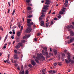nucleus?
Returning a JSON list of instances; mask_svg holds the SVG:
<instances>
[{
    "mask_svg": "<svg viewBox=\"0 0 74 74\" xmlns=\"http://www.w3.org/2000/svg\"><path fill=\"white\" fill-rule=\"evenodd\" d=\"M37 58L38 60H40V61H41L42 59L43 60H45V58L43 56V55L42 53H38L37 54ZM41 58H42V59Z\"/></svg>",
    "mask_w": 74,
    "mask_h": 74,
    "instance_id": "nucleus-1",
    "label": "nucleus"
},
{
    "mask_svg": "<svg viewBox=\"0 0 74 74\" xmlns=\"http://www.w3.org/2000/svg\"><path fill=\"white\" fill-rule=\"evenodd\" d=\"M67 54L68 55V60H69L70 62H71V63H73L74 62L73 60H71V57H70V54L69 53H68Z\"/></svg>",
    "mask_w": 74,
    "mask_h": 74,
    "instance_id": "nucleus-2",
    "label": "nucleus"
},
{
    "mask_svg": "<svg viewBox=\"0 0 74 74\" xmlns=\"http://www.w3.org/2000/svg\"><path fill=\"white\" fill-rule=\"evenodd\" d=\"M23 29V26L22 25L21 26V30H20V32H17V35L18 36V37H20V35L21 34V31H22Z\"/></svg>",
    "mask_w": 74,
    "mask_h": 74,
    "instance_id": "nucleus-3",
    "label": "nucleus"
},
{
    "mask_svg": "<svg viewBox=\"0 0 74 74\" xmlns=\"http://www.w3.org/2000/svg\"><path fill=\"white\" fill-rule=\"evenodd\" d=\"M32 29L31 27H28L26 30L25 32L27 33H30L32 31Z\"/></svg>",
    "mask_w": 74,
    "mask_h": 74,
    "instance_id": "nucleus-4",
    "label": "nucleus"
},
{
    "mask_svg": "<svg viewBox=\"0 0 74 74\" xmlns=\"http://www.w3.org/2000/svg\"><path fill=\"white\" fill-rule=\"evenodd\" d=\"M45 14H42L40 16V17H39V20L40 21H42L43 18L45 17Z\"/></svg>",
    "mask_w": 74,
    "mask_h": 74,
    "instance_id": "nucleus-5",
    "label": "nucleus"
},
{
    "mask_svg": "<svg viewBox=\"0 0 74 74\" xmlns=\"http://www.w3.org/2000/svg\"><path fill=\"white\" fill-rule=\"evenodd\" d=\"M74 40V37H73L70 40H69L68 42V44H69L71 42H73Z\"/></svg>",
    "mask_w": 74,
    "mask_h": 74,
    "instance_id": "nucleus-6",
    "label": "nucleus"
},
{
    "mask_svg": "<svg viewBox=\"0 0 74 74\" xmlns=\"http://www.w3.org/2000/svg\"><path fill=\"white\" fill-rule=\"evenodd\" d=\"M37 57H36L35 56H33V58L35 59V61H36V62L37 63H39V62L38 61V60H37Z\"/></svg>",
    "mask_w": 74,
    "mask_h": 74,
    "instance_id": "nucleus-7",
    "label": "nucleus"
},
{
    "mask_svg": "<svg viewBox=\"0 0 74 74\" xmlns=\"http://www.w3.org/2000/svg\"><path fill=\"white\" fill-rule=\"evenodd\" d=\"M46 1L47 2H46L45 3V4L46 5H49L50 4V3L51 2L49 0H46Z\"/></svg>",
    "mask_w": 74,
    "mask_h": 74,
    "instance_id": "nucleus-8",
    "label": "nucleus"
},
{
    "mask_svg": "<svg viewBox=\"0 0 74 74\" xmlns=\"http://www.w3.org/2000/svg\"><path fill=\"white\" fill-rule=\"evenodd\" d=\"M31 64L33 66H35L36 65V63L34 60H32L31 61Z\"/></svg>",
    "mask_w": 74,
    "mask_h": 74,
    "instance_id": "nucleus-9",
    "label": "nucleus"
},
{
    "mask_svg": "<svg viewBox=\"0 0 74 74\" xmlns=\"http://www.w3.org/2000/svg\"><path fill=\"white\" fill-rule=\"evenodd\" d=\"M49 7V6L48 5H45L44 6V7L43 8V9L45 10L47 9V8Z\"/></svg>",
    "mask_w": 74,
    "mask_h": 74,
    "instance_id": "nucleus-10",
    "label": "nucleus"
},
{
    "mask_svg": "<svg viewBox=\"0 0 74 74\" xmlns=\"http://www.w3.org/2000/svg\"><path fill=\"white\" fill-rule=\"evenodd\" d=\"M70 36H74V32H73V31L71 32L70 33Z\"/></svg>",
    "mask_w": 74,
    "mask_h": 74,
    "instance_id": "nucleus-11",
    "label": "nucleus"
},
{
    "mask_svg": "<svg viewBox=\"0 0 74 74\" xmlns=\"http://www.w3.org/2000/svg\"><path fill=\"white\" fill-rule=\"evenodd\" d=\"M27 23L28 24H29L30 23V22L32 21V20L31 19H27Z\"/></svg>",
    "mask_w": 74,
    "mask_h": 74,
    "instance_id": "nucleus-12",
    "label": "nucleus"
},
{
    "mask_svg": "<svg viewBox=\"0 0 74 74\" xmlns=\"http://www.w3.org/2000/svg\"><path fill=\"white\" fill-rule=\"evenodd\" d=\"M41 24L40 25L41 26H42L44 25V21H41L40 22Z\"/></svg>",
    "mask_w": 74,
    "mask_h": 74,
    "instance_id": "nucleus-13",
    "label": "nucleus"
},
{
    "mask_svg": "<svg viewBox=\"0 0 74 74\" xmlns=\"http://www.w3.org/2000/svg\"><path fill=\"white\" fill-rule=\"evenodd\" d=\"M25 73V71H20L19 72V74H24Z\"/></svg>",
    "mask_w": 74,
    "mask_h": 74,
    "instance_id": "nucleus-14",
    "label": "nucleus"
},
{
    "mask_svg": "<svg viewBox=\"0 0 74 74\" xmlns=\"http://www.w3.org/2000/svg\"><path fill=\"white\" fill-rule=\"evenodd\" d=\"M14 58L15 59L17 60L19 58L16 56H15L14 57Z\"/></svg>",
    "mask_w": 74,
    "mask_h": 74,
    "instance_id": "nucleus-15",
    "label": "nucleus"
},
{
    "mask_svg": "<svg viewBox=\"0 0 74 74\" xmlns=\"http://www.w3.org/2000/svg\"><path fill=\"white\" fill-rule=\"evenodd\" d=\"M49 74H53V71L51 70L50 71H49Z\"/></svg>",
    "mask_w": 74,
    "mask_h": 74,
    "instance_id": "nucleus-16",
    "label": "nucleus"
},
{
    "mask_svg": "<svg viewBox=\"0 0 74 74\" xmlns=\"http://www.w3.org/2000/svg\"><path fill=\"white\" fill-rule=\"evenodd\" d=\"M46 25L47 27H48L49 26V23H47L46 24Z\"/></svg>",
    "mask_w": 74,
    "mask_h": 74,
    "instance_id": "nucleus-17",
    "label": "nucleus"
},
{
    "mask_svg": "<svg viewBox=\"0 0 74 74\" xmlns=\"http://www.w3.org/2000/svg\"><path fill=\"white\" fill-rule=\"evenodd\" d=\"M65 9H66V8H62V12H64V11H65V10H64Z\"/></svg>",
    "mask_w": 74,
    "mask_h": 74,
    "instance_id": "nucleus-18",
    "label": "nucleus"
},
{
    "mask_svg": "<svg viewBox=\"0 0 74 74\" xmlns=\"http://www.w3.org/2000/svg\"><path fill=\"white\" fill-rule=\"evenodd\" d=\"M15 48L17 49H18L20 48V46L19 45H16L15 47Z\"/></svg>",
    "mask_w": 74,
    "mask_h": 74,
    "instance_id": "nucleus-19",
    "label": "nucleus"
},
{
    "mask_svg": "<svg viewBox=\"0 0 74 74\" xmlns=\"http://www.w3.org/2000/svg\"><path fill=\"white\" fill-rule=\"evenodd\" d=\"M8 36V34H7L6 36H5V38L4 40L5 41V40H6V39H7Z\"/></svg>",
    "mask_w": 74,
    "mask_h": 74,
    "instance_id": "nucleus-20",
    "label": "nucleus"
},
{
    "mask_svg": "<svg viewBox=\"0 0 74 74\" xmlns=\"http://www.w3.org/2000/svg\"><path fill=\"white\" fill-rule=\"evenodd\" d=\"M32 15H29V16H28V17H27V18H32Z\"/></svg>",
    "mask_w": 74,
    "mask_h": 74,
    "instance_id": "nucleus-21",
    "label": "nucleus"
},
{
    "mask_svg": "<svg viewBox=\"0 0 74 74\" xmlns=\"http://www.w3.org/2000/svg\"><path fill=\"white\" fill-rule=\"evenodd\" d=\"M57 50H55L54 51V54L55 55H56L57 54Z\"/></svg>",
    "mask_w": 74,
    "mask_h": 74,
    "instance_id": "nucleus-22",
    "label": "nucleus"
},
{
    "mask_svg": "<svg viewBox=\"0 0 74 74\" xmlns=\"http://www.w3.org/2000/svg\"><path fill=\"white\" fill-rule=\"evenodd\" d=\"M59 14L61 15H62V14H64V12H62V11H61L60 12Z\"/></svg>",
    "mask_w": 74,
    "mask_h": 74,
    "instance_id": "nucleus-23",
    "label": "nucleus"
},
{
    "mask_svg": "<svg viewBox=\"0 0 74 74\" xmlns=\"http://www.w3.org/2000/svg\"><path fill=\"white\" fill-rule=\"evenodd\" d=\"M65 62L67 64H68L69 63V61L68 60H67V59H65Z\"/></svg>",
    "mask_w": 74,
    "mask_h": 74,
    "instance_id": "nucleus-24",
    "label": "nucleus"
},
{
    "mask_svg": "<svg viewBox=\"0 0 74 74\" xmlns=\"http://www.w3.org/2000/svg\"><path fill=\"white\" fill-rule=\"evenodd\" d=\"M26 1V2L28 3H29V2H30L32 0H25Z\"/></svg>",
    "mask_w": 74,
    "mask_h": 74,
    "instance_id": "nucleus-25",
    "label": "nucleus"
},
{
    "mask_svg": "<svg viewBox=\"0 0 74 74\" xmlns=\"http://www.w3.org/2000/svg\"><path fill=\"white\" fill-rule=\"evenodd\" d=\"M46 70L45 69H43L42 71V73L43 74H45V73H44V72H45Z\"/></svg>",
    "mask_w": 74,
    "mask_h": 74,
    "instance_id": "nucleus-26",
    "label": "nucleus"
},
{
    "mask_svg": "<svg viewBox=\"0 0 74 74\" xmlns=\"http://www.w3.org/2000/svg\"><path fill=\"white\" fill-rule=\"evenodd\" d=\"M42 54L43 55H45V51H44L42 50Z\"/></svg>",
    "mask_w": 74,
    "mask_h": 74,
    "instance_id": "nucleus-27",
    "label": "nucleus"
},
{
    "mask_svg": "<svg viewBox=\"0 0 74 74\" xmlns=\"http://www.w3.org/2000/svg\"><path fill=\"white\" fill-rule=\"evenodd\" d=\"M29 71L28 70H26L25 72V74H28Z\"/></svg>",
    "mask_w": 74,
    "mask_h": 74,
    "instance_id": "nucleus-28",
    "label": "nucleus"
},
{
    "mask_svg": "<svg viewBox=\"0 0 74 74\" xmlns=\"http://www.w3.org/2000/svg\"><path fill=\"white\" fill-rule=\"evenodd\" d=\"M70 28L74 29V27L72 25H70Z\"/></svg>",
    "mask_w": 74,
    "mask_h": 74,
    "instance_id": "nucleus-29",
    "label": "nucleus"
},
{
    "mask_svg": "<svg viewBox=\"0 0 74 74\" xmlns=\"http://www.w3.org/2000/svg\"><path fill=\"white\" fill-rule=\"evenodd\" d=\"M42 12H46V9L43 10V9H42Z\"/></svg>",
    "mask_w": 74,
    "mask_h": 74,
    "instance_id": "nucleus-30",
    "label": "nucleus"
},
{
    "mask_svg": "<svg viewBox=\"0 0 74 74\" xmlns=\"http://www.w3.org/2000/svg\"><path fill=\"white\" fill-rule=\"evenodd\" d=\"M45 54H46V56L48 58L49 57V56L48 55V53L47 52H46L45 53Z\"/></svg>",
    "mask_w": 74,
    "mask_h": 74,
    "instance_id": "nucleus-31",
    "label": "nucleus"
},
{
    "mask_svg": "<svg viewBox=\"0 0 74 74\" xmlns=\"http://www.w3.org/2000/svg\"><path fill=\"white\" fill-rule=\"evenodd\" d=\"M26 36L28 38H29L30 36V34L26 35Z\"/></svg>",
    "mask_w": 74,
    "mask_h": 74,
    "instance_id": "nucleus-32",
    "label": "nucleus"
},
{
    "mask_svg": "<svg viewBox=\"0 0 74 74\" xmlns=\"http://www.w3.org/2000/svg\"><path fill=\"white\" fill-rule=\"evenodd\" d=\"M31 9V8L30 7H28L27 8V10H30Z\"/></svg>",
    "mask_w": 74,
    "mask_h": 74,
    "instance_id": "nucleus-33",
    "label": "nucleus"
},
{
    "mask_svg": "<svg viewBox=\"0 0 74 74\" xmlns=\"http://www.w3.org/2000/svg\"><path fill=\"white\" fill-rule=\"evenodd\" d=\"M21 42H22V43H24L25 42V40H21Z\"/></svg>",
    "mask_w": 74,
    "mask_h": 74,
    "instance_id": "nucleus-34",
    "label": "nucleus"
},
{
    "mask_svg": "<svg viewBox=\"0 0 74 74\" xmlns=\"http://www.w3.org/2000/svg\"><path fill=\"white\" fill-rule=\"evenodd\" d=\"M18 45H19L20 46H22L23 44H22V43L21 42V43H18Z\"/></svg>",
    "mask_w": 74,
    "mask_h": 74,
    "instance_id": "nucleus-35",
    "label": "nucleus"
},
{
    "mask_svg": "<svg viewBox=\"0 0 74 74\" xmlns=\"http://www.w3.org/2000/svg\"><path fill=\"white\" fill-rule=\"evenodd\" d=\"M15 12V10L14 9L13 10V12H12V15H14V14Z\"/></svg>",
    "mask_w": 74,
    "mask_h": 74,
    "instance_id": "nucleus-36",
    "label": "nucleus"
},
{
    "mask_svg": "<svg viewBox=\"0 0 74 74\" xmlns=\"http://www.w3.org/2000/svg\"><path fill=\"white\" fill-rule=\"evenodd\" d=\"M12 34H15V30L14 29H13L12 30Z\"/></svg>",
    "mask_w": 74,
    "mask_h": 74,
    "instance_id": "nucleus-37",
    "label": "nucleus"
},
{
    "mask_svg": "<svg viewBox=\"0 0 74 74\" xmlns=\"http://www.w3.org/2000/svg\"><path fill=\"white\" fill-rule=\"evenodd\" d=\"M1 30L2 31H3V29L2 28V27L1 26L0 27V30Z\"/></svg>",
    "mask_w": 74,
    "mask_h": 74,
    "instance_id": "nucleus-38",
    "label": "nucleus"
},
{
    "mask_svg": "<svg viewBox=\"0 0 74 74\" xmlns=\"http://www.w3.org/2000/svg\"><path fill=\"white\" fill-rule=\"evenodd\" d=\"M62 56L63 57H64L66 56V55L64 53H63L62 55Z\"/></svg>",
    "mask_w": 74,
    "mask_h": 74,
    "instance_id": "nucleus-39",
    "label": "nucleus"
},
{
    "mask_svg": "<svg viewBox=\"0 0 74 74\" xmlns=\"http://www.w3.org/2000/svg\"><path fill=\"white\" fill-rule=\"evenodd\" d=\"M67 29H70V26L68 25L66 27Z\"/></svg>",
    "mask_w": 74,
    "mask_h": 74,
    "instance_id": "nucleus-40",
    "label": "nucleus"
},
{
    "mask_svg": "<svg viewBox=\"0 0 74 74\" xmlns=\"http://www.w3.org/2000/svg\"><path fill=\"white\" fill-rule=\"evenodd\" d=\"M29 24H30V25H32L34 24V23L33 22H31V23H29Z\"/></svg>",
    "mask_w": 74,
    "mask_h": 74,
    "instance_id": "nucleus-41",
    "label": "nucleus"
},
{
    "mask_svg": "<svg viewBox=\"0 0 74 74\" xmlns=\"http://www.w3.org/2000/svg\"><path fill=\"white\" fill-rule=\"evenodd\" d=\"M43 49H45L46 51L47 50V47H43Z\"/></svg>",
    "mask_w": 74,
    "mask_h": 74,
    "instance_id": "nucleus-42",
    "label": "nucleus"
},
{
    "mask_svg": "<svg viewBox=\"0 0 74 74\" xmlns=\"http://www.w3.org/2000/svg\"><path fill=\"white\" fill-rule=\"evenodd\" d=\"M68 31H69V32H72V30L71 29H69L68 30Z\"/></svg>",
    "mask_w": 74,
    "mask_h": 74,
    "instance_id": "nucleus-43",
    "label": "nucleus"
},
{
    "mask_svg": "<svg viewBox=\"0 0 74 74\" xmlns=\"http://www.w3.org/2000/svg\"><path fill=\"white\" fill-rule=\"evenodd\" d=\"M6 62H7L8 63H10V62L9 61V60H6Z\"/></svg>",
    "mask_w": 74,
    "mask_h": 74,
    "instance_id": "nucleus-44",
    "label": "nucleus"
},
{
    "mask_svg": "<svg viewBox=\"0 0 74 74\" xmlns=\"http://www.w3.org/2000/svg\"><path fill=\"white\" fill-rule=\"evenodd\" d=\"M27 38V36H26V35L25 36H24V37H23V38L24 39H25L26 38Z\"/></svg>",
    "mask_w": 74,
    "mask_h": 74,
    "instance_id": "nucleus-45",
    "label": "nucleus"
},
{
    "mask_svg": "<svg viewBox=\"0 0 74 74\" xmlns=\"http://www.w3.org/2000/svg\"><path fill=\"white\" fill-rule=\"evenodd\" d=\"M28 4V6H32V4L29 3Z\"/></svg>",
    "mask_w": 74,
    "mask_h": 74,
    "instance_id": "nucleus-46",
    "label": "nucleus"
},
{
    "mask_svg": "<svg viewBox=\"0 0 74 74\" xmlns=\"http://www.w3.org/2000/svg\"><path fill=\"white\" fill-rule=\"evenodd\" d=\"M53 64H54V66H56L57 65V63H54Z\"/></svg>",
    "mask_w": 74,
    "mask_h": 74,
    "instance_id": "nucleus-47",
    "label": "nucleus"
},
{
    "mask_svg": "<svg viewBox=\"0 0 74 74\" xmlns=\"http://www.w3.org/2000/svg\"><path fill=\"white\" fill-rule=\"evenodd\" d=\"M29 66L30 68H31L32 67V66L31 64H29Z\"/></svg>",
    "mask_w": 74,
    "mask_h": 74,
    "instance_id": "nucleus-48",
    "label": "nucleus"
},
{
    "mask_svg": "<svg viewBox=\"0 0 74 74\" xmlns=\"http://www.w3.org/2000/svg\"><path fill=\"white\" fill-rule=\"evenodd\" d=\"M53 23V21H52L51 22V25H52Z\"/></svg>",
    "mask_w": 74,
    "mask_h": 74,
    "instance_id": "nucleus-49",
    "label": "nucleus"
},
{
    "mask_svg": "<svg viewBox=\"0 0 74 74\" xmlns=\"http://www.w3.org/2000/svg\"><path fill=\"white\" fill-rule=\"evenodd\" d=\"M40 33H38L37 34V36H39L40 35Z\"/></svg>",
    "mask_w": 74,
    "mask_h": 74,
    "instance_id": "nucleus-50",
    "label": "nucleus"
},
{
    "mask_svg": "<svg viewBox=\"0 0 74 74\" xmlns=\"http://www.w3.org/2000/svg\"><path fill=\"white\" fill-rule=\"evenodd\" d=\"M6 48V47L5 46H4L3 47L2 49H5Z\"/></svg>",
    "mask_w": 74,
    "mask_h": 74,
    "instance_id": "nucleus-51",
    "label": "nucleus"
},
{
    "mask_svg": "<svg viewBox=\"0 0 74 74\" xmlns=\"http://www.w3.org/2000/svg\"><path fill=\"white\" fill-rule=\"evenodd\" d=\"M31 25H30V24L29 23V24H28L27 25V26L28 27H31Z\"/></svg>",
    "mask_w": 74,
    "mask_h": 74,
    "instance_id": "nucleus-52",
    "label": "nucleus"
},
{
    "mask_svg": "<svg viewBox=\"0 0 74 74\" xmlns=\"http://www.w3.org/2000/svg\"><path fill=\"white\" fill-rule=\"evenodd\" d=\"M65 2L66 3H68V0H66L65 1Z\"/></svg>",
    "mask_w": 74,
    "mask_h": 74,
    "instance_id": "nucleus-53",
    "label": "nucleus"
},
{
    "mask_svg": "<svg viewBox=\"0 0 74 74\" xmlns=\"http://www.w3.org/2000/svg\"><path fill=\"white\" fill-rule=\"evenodd\" d=\"M51 12V10H50L48 14H50Z\"/></svg>",
    "mask_w": 74,
    "mask_h": 74,
    "instance_id": "nucleus-54",
    "label": "nucleus"
},
{
    "mask_svg": "<svg viewBox=\"0 0 74 74\" xmlns=\"http://www.w3.org/2000/svg\"><path fill=\"white\" fill-rule=\"evenodd\" d=\"M21 25L20 24H19L18 25V27L19 28H20V27H21Z\"/></svg>",
    "mask_w": 74,
    "mask_h": 74,
    "instance_id": "nucleus-55",
    "label": "nucleus"
},
{
    "mask_svg": "<svg viewBox=\"0 0 74 74\" xmlns=\"http://www.w3.org/2000/svg\"><path fill=\"white\" fill-rule=\"evenodd\" d=\"M34 40H35V41H37V39L36 38H35L34 39Z\"/></svg>",
    "mask_w": 74,
    "mask_h": 74,
    "instance_id": "nucleus-56",
    "label": "nucleus"
},
{
    "mask_svg": "<svg viewBox=\"0 0 74 74\" xmlns=\"http://www.w3.org/2000/svg\"><path fill=\"white\" fill-rule=\"evenodd\" d=\"M14 52L15 53H16L17 52V50H14Z\"/></svg>",
    "mask_w": 74,
    "mask_h": 74,
    "instance_id": "nucleus-57",
    "label": "nucleus"
},
{
    "mask_svg": "<svg viewBox=\"0 0 74 74\" xmlns=\"http://www.w3.org/2000/svg\"><path fill=\"white\" fill-rule=\"evenodd\" d=\"M56 73V71H53V73Z\"/></svg>",
    "mask_w": 74,
    "mask_h": 74,
    "instance_id": "nucleus-58",
    "label": "nucleus"
},
{
    "mask_svg": "<svg viewBox=\"0 0 74 74\" xmlns=\"http://www.w3.org/2000/svg\"><path fill=\"white\" fill-rule=\"evenodd\" d=\"M11 38L12 39H13L14 38V37L13 36H12Z\"/></svg>",
    "mask_w": 74,
    "mask_h": 74,
    "instance_id": "nucleus-59",
    "label": "nucleus"
},
{
    "mask_svg": "<svg viewBox=\"0 0 74 74\" xmlns=\"http://www.w3.org/2000/svg\"><path fill=\"white\" fill-rule=\"evenodd\" d=\"M64 5L65 6H67V4H66V3H64Z\"/></svg>",
    "mask_w": 74,
    "mask_h": 74,
    "instance_id": "nucleus-60",
    "label": "nucleus"
},
{
    "mask_svg": "<svg viewBox=\"0 0 74 74\" xmlns=\"http://www.w3.org/2000/svg\"><path fill=\"white\" fill-rule=\"evenodd\" d=\"M17 69L18 70H20V67L19 66H18V68H17Z\"/></svg>",
    "mask_w": 74,
    "mask_h": 74,
    "instance_id": "nucleus-61",
    "label": "nucleus"
},
{
    "mask_svg": "<svg viewBox=\"0 0 74 74\" xmlns=\"http://www.w3.org/2000/svg\"><path fill=\"white\" fill-rule=\"evenodd\" d=\"M10 9H9L8 10V13H9V12H10Z\"/></svg>",
    "mask_w": 74,
    "mask_h": 74,
    "instance_id": "nucleus-62",
    "label": "nucleus"
},
{
    "mask_svg": "<svg viewBox=\"0 0 74 74\" xmlns=\"http://www.w3.org/2000/svg\"><path fill=\"white\" fill-rule=\"evenodd\" d=\"M21 69H23V66H21Z\"/></svg>",
    "mask_w": 74,
    "mask_h": 74,
    "instance_id": "nucleus-63",
    "label": "nucleus"
},
{
    "mask_svg": "<svg viewBox=\"0 0 74 74\" xmlns=\"http://www.w3.org/2000/svg\"><path fill=\"white\" fill-rule=\"evenodd\" d=\"M8 4H9V6H10V2H8Z\"/></svg>",
    "mask_w": 74,
    "mask_h": 74,
    "instance_id": "nucleus-64",
    "label": "nucleus"
}]
</instances>
